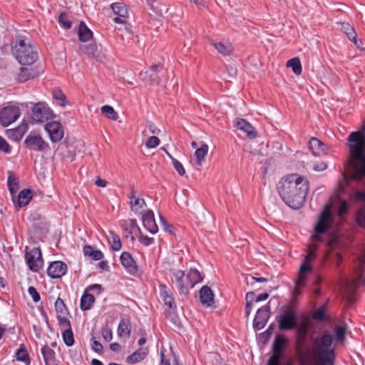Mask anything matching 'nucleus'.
I'll return each mask as SVG.
<instances>
[{
    "label": "nucleus",
    "instance_id": "obj_5",
    "mask_svg": "<svg viewBox=\"0 0 365 365\" xmlns=\"http://www.w3.org/2000/svg\"><path fill=\"white\" fill-rule=\"evenodd\" d=\"M11 53L21 65H32L38 58L37 48L28 38H16L11 43Z\"/></svg>",
    "mask_w": 365,
    "mask_h": 365
},
{
    "label": "nucleus",
    "instance_id": "obj_16",
    "mask_svg": "<svg viewBox=\"0 0 365 365\" xmlns=\"http://www.w3.org/2000/svg\"><path fill=\"white\" fill-rule=\"evenodd\" d=\"M26 146L36 151H44L48 148V144L37 134H29L25 140Z\"/></svg>",
    "mask_w": 365,
    "mask_h": 365
},
{
    "label": "nucleus",
    "instance_id": "obj_21",
    "mask_svg": "<svg viewBox=\"0 0 365 365\" xmlns=\"http://www.w3.org/2000/svg\"><path fill=\"white\" fill-rule=\"evenodd\" d=\"M309 149L314 156H324L327 154L329 148L317 138H312L309 140Z\"/></svg>",
    "mask_w": 365,
    "mask_h": 365
},
{
    "label": "nucleus",
    "instance_id": "obj_22",
    "mask_svg": "<svg viewBox=\"0 0 365 365\" xmlns=\"http://www.w3.org/2000/svg\"><path fill=\"white\" fill-rule=\"evenodd\" d=\"M130 205L131 210L137 215H141L145 211L144 208L146 207V204L144 199L137 196L134 190L131 191Z\"/></svg>",
    "mask_w": 365,
    "mask_h": 365
},
{
    "label": "nucleus",
    "instance_id": "obj_59",
    "mask_svg": "<svg viewBox=\"0 0 365 365\" xmlns=\"http://www.w3.org/2000/svg\"><path fill=\"white\" fill-rule=\"evenodd\" d=\"M0 150L5 153H10L11 149L7 142L0 136Z\"/></svg>",
    "mask_w": 365,
    "mask_h": 365
},
{
    "label": "nucleus",
    "instance_id": "obj_42",
    "mask_svg": "<svg viewBox=\"0 0 365 365\" xmlns=\"http://www.w3.org/2000/svg\"><path fill=\"white\" fill-rule=\"evenodd\" d=\"M341 29L344 31V33L346 34L347 37L349 38L350 41H352L354 42L355 44H356V34L354 29V28L347 23H343L341 24Z\"/></svg>",
    "mask_w": 365,
    "mask_h": 365
},
{
    "label": "nucleus",
    "instance_id": "obj_15",
    "mask_svg": "<svg viewBox=\"0 0 365 365\" xmlns=\"http://www.w3.org/2000/svg\"><path fill=\"white\" fill-rule=\"evenodd\" d=\"M43 72L41 66L37 65L33 67H22L18 73V80L20 82H26L30 79L40 76Z\"/></svg>",
    "mask_w": 365,
    "mask_h": 365
},
{
    "label": "nucleus",
    "instance_id": "obj_48",
    "mask_svg": "<svg viewBox=\"0 0 365 365\" xmlns=\"http://www.w3.org/2000/svg\"><path fill=\"white\" fill-rule=\"evenodd\" d=\"M7 135L9 138H11L14 140H19L23 135V132L21 127L16 129H11L7 130Z\"/></svg>",
    "mask_w": 365,
    "mask_h": 365
},
{
    "label": "nucleus",
    "instance_id": "obj_64",
    "mask_svg": "<svg viewBox=\"0 0 365 365\" xmlns=\"http://www.w3.org/2000/svg\"><path fill=\"white\" fill-rule=\"evenodd\" d=\"M252 310V302H247L245 307V314L247 317H248Z\"/></svg>",
    "mask_w": 365,
    "mask_h": 365
},
{
    "label": "nucleus",
    "instance_id": "obj_8",
    "mask_svg": "<svg viewBox=\"0 0 365 365\" xmlns=\"http://www.w3.org/2000/svg\"><path fill=\"white\" fill-rule=\"evenodd\" d=\"M280 330H291L296 327L297 318L294 308L285 305L281 308L279 315L276 317Z\"/></svg>",
    "mask_w": 365,
    "mask_h": 365
},
{
    "label": "nucleus",
    "instance_id": "obj_13",
    "mask_svg": "<svg viewBox=\"0 0 365 365\" xmlns=\"http://www.w3.org/2000/svg\"><path fill=\"white\" fill-rule=\"evenodd\" d=\"M26 260L29 269L38 272L43 267L41 252L38 248H34L26 253Z\"/></svg>",
    "mask_w": 365,
    "mask_h": 365
},
{
    "label": "nucleus",
    "instance_id": "obj_49",
    "mask_svg": "<svg viewBox=\"0 0 365 365\" xmlns=\"http://www.w3.org/2000/svg\"><path fill=\"white\" fill-rule=\"evenodd\" d=\"M53 98L59 102V104L64 107L66 105V96L60 90H54L53 92Z\"/></svg>",
    "mask_w": 365,
    "mask_h": 365
},
{
    "label": "nucleus",
    "instance_id": "obj_39",
    "mask_svg": "<svg viewBox=\"0 0 365 365\" xmlns=\"http://www.w3.org/2000/svg\"><path fill=\"white\" fill-rule=\"evenodd\" d=\"M287 66L291 68L293 73L296 75H300L302 71L301 61L299 58H293L287 62Z\"/></svg>",
    "mask_w": 365,
    "mask_h": 365
},
{
    "label": "nucleus",
    "instance_id": "obj_62",
    "mask_svg": "<svg viewBox=\"0 0 365 365\" xmlns=\"http://www.w3.org/2000/svg\"><path fill=\"white\" fill-rule=\"evenodd\" d=\"M95 184L101 187H106L107 185V181L106 180L101 179V178H97Z\"/></svg>",
    "mask_w": 365,
    "mask_h": 365
},
{
    "label": "nucleus",
    "instance_id": "obj_30",
    "mask_svg": "<svg viewBox=\"0 0 365 365\" xmlns=\"http://www.w3.org/2000/svg\"><path fill=\"white\" fill-rule=\"evenodd\" d=\"M15 357L16 361L22 362L24 365H31V359L23 344L16 350Z\"/></svg>",
    "mask_w": 365,
    "mask_h": 365
},
{
    "label": "nucleus",
    "instance_id": "obj_4",
    "mask_svg": "<svg viewBox=\"0 0 365 365\" xmlns=\"http://www.w3.org/2000/svg\"><path fill=\"white\" fill-rule=\"evenodd\" d=\"M352 168L351 178L359 180L365 175V128L351 133L348 138Z\"/></svg>",
    "mask_w": 365,
    "mask_h": 365
},
{
    "label": "nucleus",
    "instance_id": "obj_32",
    "mask_svg": "<svg viewBox=\"0 0 365 365\" xmlns=\"http://www.w3.org/2000/svg\"><path fill=\"white\" fill-rule=\"evenodd\" d=\"M46 365H49L55 362V351L48 345H44L41 349Z\"/></svg>",
    "mask_w": 365,
    "mask_h": 365
},
{
    "label": "nucleus",
    "instance_id": "obj_23",
    "mask_svg": "<svg viewBox=\"0 0 365 365\" xmlns=\"http://www.w3.org/2000/svg\"><path fill=\"white\" fill-rule=\"evenodd\" d=\"M80 49L89 58H93L101 62H103L106 59L105 55L98 51V47L95 43L83 45L81 46Z\"/></svg>",
    "mask_w": 365,
    "mask_h": 365
},
{
    "label": "nucleus",
    "instance_id": "obj_10",
    "mask_svg": "<svg viewBox=\"0 0 365 365\" xmlns=\"http://www.w3.org/2000/svg\"><path fill=\"white\" fill-rule=\"evenodd\" d=\"M21 110L19 106L9 105L0 110V123L4 127L9 126L19 119Z\"/></svg>",
    "mask_w": 365,
    "mask_h": 365
},
{
    "label": "nucleus",
    "instance_id": "obj_1",
    "mask_svg": "<svg viewBox=\"0 0 365 365\" xmlns=\"http://www.w3.org/2000/svg\"><path fill=\"white\" fill-rule=\"evenodd\" d=\"M348 183L349 179L344 174H342L341 180L339 182L338 188L335 190L329 202L326 205L319 215L314 227V232L312 235V242L308 245L307 255L304 257L303 262L299 267L298 280L294 288V293L296 294H299V287L304 285L309 275L312 273V264L316 257L315 252L318 248L316 242L322 240V235L327 232L333 223L334 215L336 214L339 217H341L346 212L347 202L341 200L340 195L345 191Z\"/></svg>",
    "mask_w": 365,
    "mask_h": 365
},
{
    "label": "nucleus",
    "instance_id": "obj_28",
    "mask_svg": "<svg viewBox=\"0 0 365 365\" xmlns=\"http://www.w3.org/2000/svg\"><path fill=\"white\" fill-rule=\"evenodd\" d=\"M355 197L358 200L365 201V192L357 191ZM356 222L361 227H365V205H363L356 213Z\"/></svg>",
    "mask_w": 365,
    "mask_h": 365
},
{
    "label": "nucleus",
    "instance_id": "obj_52",
    "mask_svg": "<svg viewBox=\"0 0 365 365\" xmlns=\"http://www.w3.org/2000/svg\"><path fill=\"white\" fill-rule=\"evenodd\" d=\"M327 168V163L325 161H316L313 163V170L315 172H322Z\"/></svg>",
    "mask_w": 365,
    "mask_h": 365
},
{
    "label": "nucleus",
    "instance_id": "obj_35",
    "mask_svg": "<svg viewBox=\"0 0 365 365\" xmlns=\"http://www.w3.org/2000/svg\"><path fill=\"white\" fill-rule=\"evenodd\" d=\"M94 302L95 297L93 295L85 292L81 298V309L83 311L88 310L91 308Z\"/></svg>",
    "mask_w": 365,
    "mask_h": 365
},
{
    "label": "nucleus",
    "instance_id": "obj_58",
    "mask_svg": "<svg viewBox=\"0 0 365 365\" xmlns=\"http://www.w3.org/2000/svg\"><path fill=\"white\" fill-rule=\"evenodd\" d=\"M160 224L163 228V230L169 233H173V227L165 221V220L163 217H160Z\"/></svg>",
    "mask_w": 365,
    "mask_h": 365
},
{
    "label": "nucleus",
    "instance_id": "obj_36",
    "mask_svg": "<svg viewBox=\"0 0 365 365\" xmlns=\"http://www.w3.org/2000/svg\"><path fill=\"white\" fill-rule=\"evenodd\" d=\"M83 251L86 257H89L93 260H101L103 258V252L100 250H95L91 246H85Z\"/></svg>",
    "mask_w": 365,
    "mask_h": 365
},
{
    "label": "nucleus",
    "instance_id": "obj_2",
    "mask_svg": "<svg viewBox=\"0 0 365 365\" xmlns=\"http://www.w3.org/2000/svg\"><path fill=\"white\" fill-rule=\"evenodd\" d=\"M309 181L298 174L283 177L277 184V192L282 200L292 209H299L309 190Z\"/></svg>",
    "mask_w": 365,
    "mask_h": 365
},
{
    "label": "nucleus",
    "instance_id": "obj_14",
    "mask_svg": "<svg viewBox=\"0 0 365 365\" xmlns=\"http://www.w3.org/2000/svg\"><path fill=\"white\" fill-rule=\"evenodd\" d=\"M328 252L327 254V258H331L334 262L336 267H339L340 262L341 261V256L340 250L342 247L341 240L335 237L331 239L328 242Z\"/></svg>",
    "mask_w": 365,
    "mask_h": 365
},
{
    "label": "nucleus",
    "instance_id": "obj_38",
    "mask_svg": "<svg viewBox=\"0 0 365 365\" xmlns=\"http://www.w3.org/2000/svg\"><path fill=\"white\" fill-rule=\"evenodd\" d=\"M107 237L111 248L114 251H119L121 249L120 239L117 234L113 232H109V235Z\"/></svg>",
    "mask_w": 365,
    "mask_h": 365
},
{
    "label": "nucleus",
    "instance_id": "obj_43",
    "mask_svg": "<svg viewBox=\"0 0 365 365\" xmlns=\"http://www.w3.org/2000/svg\"><path fill=\"white\" fill-rule=\"evenodd\" d=\"M166 154L172 160V164L178 173L181 176L184 175L185 170L182 163L175 159L169 152H166Z\"/></svg>",
    "mask_w": 365,
    "mask_h": 365
},
{
    "label": "nucleus",
    "instance_id": "obj_50",
    "mask_svg": "<svg viewBox=\"0 0 365 365\" xmlns=\"http://www.w3.org/2000/svg\"><path fill=\"white\" fill-rule=\"evenodd\" d=\"M8 187L11 195L15 194L18 189L19 185L16 179L9 176L8 178Z\"/></svg>",
    "mask_w": 365,
    "mask_h": 365
},
{
    "label": "nucleus",
    "instance_id": "obj_44",
    "mask_svg": "<svg viewBox=\"0 0 365 365\" xmlns=\"http://www.w3.org/2000/svg\"><path fill=\"white\" fill-rule=\"evenodd\" d=\"M62 332V337L64 343L68 346H71L74 344V337L72 329L63 330Z\"/></svg>",
    "mask_w": 365,
    "mask_h": 365
},
{
    "label": "nucleus",
    "instance_id": "obj_27",
    "mask_svg": "<svg viewBox=\"0 0 365 365\" xmlns=\"http://www.w3.org/2000/svg\"><path fill=\"white\" fill-rule=\"evenodd\" d=\"M160 294L163 298L165 304L167 305L170 309H175L176 308V305L172 294L170 289L165 285L160 286Z\"/></svg>",
    "mask_w": 365,
    "mask_h": 365
},
{
    "label": "nucleus",
    "instance_id": "obj_41",
    "mask_svg": "<svg viewBox=\"0 0 365 365\" xmlns=\"http://www.w3.org/2000/svg\"><path fill=\"white\" fill-rule=\"evenodd\" d=\"M101 113L106 115L108 119L116 120L118 119V113L110 106H103L101 108Z\"/></svg>",
    "mask_w": 365,
    "mask_h": 365
},
{
    "label": "nucleus",
    "instance_id": "obj_37",
    "mask_svg": "<svg viewBox=\"0 0 365 365\" xmlns=\"http://www.w3.org/2000/svg\"><path fill=\"white\" fill-rule=\"evenodd\" d=\"M110 7L116 15L122 18H127L128 16L127 7L123 3H113L111 4Z\"/></svg>",
    "mask_w": 365,
    "mask_h": 365
},
{
    "label": "nucleus",
    "instance_id": "obj_18",
    "mask_svg": "<svg viewBox=\"0 0 365 365\" xmlns=\"http://www.w3.org/2000/svg\"><path fill=\"white\" fill-rule=\"evenodd\" d=\"M269 317V307L265 305L258 309L255 317L253 327L255 329L260 330L265 326Z\"/></svg>",
    "mask_w": 365,
    "mask_h": 365
},
{
    "label": "nucleus",
    "instance_id": "obj_34",
    "mask_svg": "<svg viewBox=\"0 0 365 365\" xmlns=\"http://www.w3.org/2000/svg\"><path fill=\"white\" fill-rule=\"evenodd\" d=\"M208 145L207 144H202L201 146L196 149L195 151V163L200 166L205 156L208 153Z\"/></svg>",
    "mask_w": 365,
    "mask_h": 365
},
{
    "label": "nucleus",
    "instance_id": "obj_56",
    "mask_svg": "<svg viewBox=\"0 0 365 365\" xmlns=\"http://www.w3.org/2000/svg\"><path fill=\"white\" fill-rule=\"evenodd\" d=\"M138 241L144 246L148 247L154 243V238L148 236H140L138 238Z\"/></svg>",
    "mask_w": 365,
    "mask_h": 365
},
{
    "label": "nucleus",
    "instance_id": "obj_55",
    "mask_svg": "<svg viewBox=\"0 0 365 365\" xmlns=\"http://www.w3.org/2000/svg\"><path fill=\"white\" fill-rule=\"evenodd\" d=\"M102 336L106 341H110L113 339V331L110 328L105 327L102 329Z\"/></svg>",
    "mask_w": 365,
    "mask_h": 365
},
{
    "label": "nucleus",
    "instance_id": "obj_54",
    "mask_svg": "<svg viewBox=\"0 0 365 365\" xmlns=\"http://www.w3.org/2000/svg\"><path fill=\"white\" fill-rule=\"evenodd\" d=\"M58 20L65 29H70L71 27V21L65 14H61L59 16Z\"/></svg>",
    "mask_w": 365,
    "mask_h": 365
},
{
    "label": "nucleus",
    "instance_id": "obj_17",
    "mask_svg": "<svg viewBox=\"0 0 365 365\" xmlns=\"http://www.w3.org/2000/svg\"><path fill=\"white\" fill-rule=\"evenodd\" d=\"M67 269L68 267L66 263L61 261H54L48 266L47 274L51 278L57 279L63 276Z\"/></svg>",
    "mask_w": 365,
    "mask_h": 365
},
{
    "label": "nucleus",
    "instance_id": "obj_11",
    "mask_svg": "<svg viewBox=\"0 0 365 365\" xmlns=\"http://www.w3.org/2000/svg\"><path fill=\"white\" fill-rule=\"evenodd\" d=\"M44 129L53 143L60 142L64 137L63 128L58 121L53 120L46 123Z\"/></svg>",
    "mask_w": 365,
    "mask_h": 365
},
{
    "label": "nucleus",
    "instance_id": "obj_26",
    "mask_svg": "<svg viewBox=\"0 0 365 365\" xmlns=\"http://www.w3.org/2000/svg\"><path fill=\"white\" fill-rule=\"evenodd\" d=\"M200 299L201 303L207 307H210L214 304V293L208 286H203L200 290Z\"/></svg>",
    "mask_w": 365,
    "mask_h": 365
},
{
    "label": "nucleus",
    "instance_id": "obj_51",
    "mask_svg": "<svg viewBox=\"0 0 365 365\" xmlns=\"http://www.w3.org/2000/svg\"><path fill=\"white\" fill-rule=\"evenodd\" d=\"M160 144V140L156 136H150L145 142V145L148 148H155Z\"/></svg>",
    "mask_w": 365,
    "mask_h": 365
},
{
    "label": "nucleus",
    "instance_id": "obj_20",
    "mask_svg": "<svg viewBox=\"0 0 365 365\" xmlns=\"http://www.w3.org/2000/svg\"><path fill=\"white\" fill-rule=\"evenodd\" d=\"M234 125L238 130L246 134V135L250 139H254L257 135V133L255 128L245 119L236 118L234 121Z\"/></svg>",
    "mask_w": 365,
    "mask_h": 365
},
{
    "label": "nucleus",
    "instance_id": "obj_19",
    "mask_svg": "<svg viewBox=\"0 0 365 365\" xmlns=\"http://www.w3.org/2000/svg\"><path fill=\"white\" fill-rule=\"evenodd\" d=\"M141 219L144 227L151 234H155L158 227L155 223L154 213L150 210H147L141 215Z\"/></svg>",
    "mask_w": 365,
    "mask_h": 365
},
{
    "label": "nucleus",
    "instance_id": "obj_47",
    "mask_svg": "<svg viewBox=\"0 0 365 365\" xmlns=\"http://www.w3.org/2000/svg\"><path fill=\"white\" fill-rule=\"evenodd\" d=\"M55 309L57 315H66L67 309L63 301L61 298H58L55 302Z\"/></svg>",
    "mask_w": 365,
    "mask_h": 365
},
{
    "label": "nucleus",
    "instance_id": "obj_12",
    "mask_svg": "<svg viewBox=\"0 0 365 365\" xmlns=\"http://www.w3.org/2000/svg\"><path fill=\"white\" fill-rule=\"evenodd\" d=\"M287 339L282 336H277L274 343V354L270 357L268 365H291L289 362L281 364V354L287 344Z\"/></svg>",
    "mask_w": 365,
    "mask_h": 365
},
{
    "label": "nucleus",
    "instance_id": "obj_61",
    "mask_svg": "<svg viewBox=\"0 0 365 365\" xmlns=\"http://www.w3.org/2000/svg\"><path fill=\"white\" fill-rule=\"evenodd\" d=\"M148 130L149 131L152 133V134H156V135H158L160 132V129H158L153 123H148Z\"/></svg>",
    "mask_w": 365,
    "mask_h": 365
},
{
    "label": "nucleus",
    "instance_id": "obj_46",
    "mask_svg": "<svg viewBox=\"0 0 365 365\" xmlns=\"http://www.w3.org/2000/svg\"><path fill=\"white\" fill-rule=\"evenodd\" d=\"M57 319L61 331L71 329L70 321L66 318V315H57Z\"/></svg>",
    "mask_w": 365,
    "mask_h": 365
},
{
    "label": "nucleus",
    "instance_id": "obj_3",
    "mask_svg": "<svg viewBox=\"0 0 365 365\" xmlns=\"http://www.w3.org/2000/svg\"><path fill=\"white\" fill-rule=\"evenodd\" d=\"M347 331L346 325L336 326L334 338L329 331H324L313 340L314 365H333L335 344L342 341Z\"/></svg>",
    "mask_w": 365,
    "mask_h": 365
},
{
    "label": "nucleus",
    "instance_id": "obj_31",
    "mask_svg": "<svg viewBox=\"0 0 365 365\" xmlns=\"http://www.w3.org/2000/svg\"><path fill=\"white\" fill-rule=\"evenodd\" d=\"M215 49L223 56H229L233 51V46L229 42H215L212 43Z\"/></svg>",
    "mask_w": 365,
    "mask_h": 365
},
{
    "label": "nucleus",
    "instance_id": "obj_33",
    "mask_svg": "<svg viewBox=\"0 0 365 365\" xmlns=\"http://www.w3.org/2000/svg\"><path fill=\"white\" fill-rule=\"evenodd\" d=\"M78 35L79 40L86 42L92 38L93 33L83 22H81L78 26Z\"/></svg>",
    "mask_w": 365,
    "mask_h": 365
},
{
    "label": "nucleus",
    "instance_id": "obj_63",
    "mask_svg": "<svg viewBox=\"0 0 365 365\" xmlns=\"http://www.w3.org/2000/svg\"><path fill=\"white\" fill-rule=\"evenodd\" d=\"M269 297V294L267 293H262L259 294L257 298L255 299V302H259L260 301L266 300Z\"/></svg>",
    "mask_w": 365,
    "mask_h": 365
},
{
    "label": "nucleus",
    "instance_id": "obj_60",
    "mask_svg": "<svg viewBox=\"0 0 365 365\" xmlns=\"http://www.w3.org/2000/svg\"><path fill=\"white\" fill-rule=\"evenodd\" d=\"M247 280L249 283L267 282V279L264 277H252V276H250V279L247 277Z\"/></svg>",
    "mask_w": 365,
    "mask_h": 365
},
{
    "label": "nucleus",
    "instance_id": "obj_6",
    "mask_svg": "<svg viewBox=\"0 0 365 365\" xmlns=\"http://www.w3.org/2000/svg\"><path fill=\"white\" fill-rule=\"evenodd\" d=\"M171 279L175 284L181 294L187 295L189 290L203 279L200 272L196 269H190L187 274L180 269H174Z\"/></svg>",
    "mask_w": 365,
    "mask_h": 365
},
{
    "label": "nucleus",
    "instance_id": "obj_29",
    "mask_svg": "<svg viewBox=\"0 0 365 365\" xmlns=\"http://www.w3.org/2000/svg\"><path fill=\"white\" fill-rule=\"evenodd\" d=\"M32 199V195L29 190H23L18 195L16 201L14 200L16 205L19 207L26 206Z\"/></svg>",
    "mask_w": 365,
    "mask_h": 365
},
{
    "label": "nucleus",
    "instance_id": "obj_9",
    "mask_svg": "<svg viewBox=\"0 0 365 365\" xmlns=\"http://www.w3.org/2000/svg\"><path fill=\"white\" fill-rule=\"evenodd\" d=\"M53 117L52 110L43 102L36 103L31 110V118L36 123H42Z\"/></svg>",
    "mask_w": 365,
    "mask_h": 365
},
{
    "label": "nucleus",
    "instance_id": "obj_7",
    "mask_svg": "<svg viewBox=\"0 0 365 365\" xmlns=\"http://www.w3.org/2000/svg\"><path fill=\"white\" fill-rule=\"evenodd\" d=\"M294 329L298 337L297 351L302 365H314L313 345L312 348H308L305 345L306 338L309 331L308 322L302 321L299 324L297 323Z\"/></svg>",
    "mask_w": 365,
    "mask_h": 365
},
{
    "label": "nucleus",
    "instance_id": "obj_40",
    "mask_svg": "<svg viewBox=\"0 0 365 365\" xmlns=\"http://www.w3.org/2000/svg\"><path fill=\"white\" fill-rule=\"evenodd\" d=\"M130 334L128 321L122 319L118 325V334L120 337H128Z\"/></svg>",
    "mask_w": 365,
    "mask_h": 365
},
{
    "label": "nucleus",
    "instance_id": "obj_24",
    "mask_svg": "<svg viewBox=\"0 0 365 365\" xmlns=\"http://www.w3.org/2000/svg\"><path fill=\"white\" fill-rule=\"evenodd\" d=\"M120 260L122 265L125 267L128 273L135 274L137 272L138 268L136 263L129 252H122L120 257Z\"/></svg>",
    "mask_w": 365,
    "mask_h": 365
},
{
    "label": "nucleus",
    "instance_id": "obj_57",
    "mask_svg": "<svg viewBox=\"0 0 365 365\" xmlns=\"http://www.w3.org/2000/svg\"><path fill=\"white\" fill-rule=\"evenodd\" d=\"M91 346L92 349L97 353L102 352L103 349L102 344L99 341H96L94 338L91 339Z\"/></svg>",
    "mask_w": 365,
    "mask_h": 365
},
{
    "label": "nucleus",
    "instance_id": "obj_45",
    "mask_svg": "<svg viewBox=\"0 0 365 365\" xmlns=\"http://www.w3.org/2000/svg\"><path fill=\"white\" fill-rule=\"evenodd\" d=\"M327 304H323L317 309L313 313V318L316 320L322 321L326 319Z\"/></svg>",
    "mask_w": 365,
    "mask_h": 365
},
{
    "label": "nucleus",
    "instance_id": "obj_53",
    "mask_svg": "<svg viewBox=\"0 0 365 365\" xmlns=\"http://www.w3.org/2000/svg\"><path fill=\"white\" fill-rule=\"evenodd\" d=\"M28 292L34 302H38L40 300V295L36 289L34 287H29L28 289Z\"/></svg>",
    "mask_w": 365,
    "mask_h": 365
},
{
    "label": "nucleus",
    "instance_id": "obj_25",
    "mask_svg": "<svg viewBox=\"0 0 365 365\" xmlns=\"http://www.w3.org/2000/svg\"><path fill=\"white\" fill-rule=\"evenodd\" d=\"M149 349L148 347H142L135 351L126 358V362L129 364H135L143 361L148 355Z\"/></svg>",
    "mask_w": 365,
    "mask_h": 365
}]
</instances>
